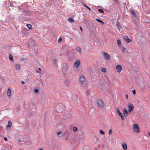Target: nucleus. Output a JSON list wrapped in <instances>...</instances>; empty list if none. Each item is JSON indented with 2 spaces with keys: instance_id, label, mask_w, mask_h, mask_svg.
I'll list each match as a JSON object with an SVG mask.
<instances>
[{
  "instance_id": "f257e3e1",
  "label": "nucleus",
  "mask_w": 150,
  "mask_h": 150,
  "mask_svg": "<svg viewBox=\"0 0 150 150\" xmlns=\"http://www.w3.org/2000/svg\"><path fill=\"white\" fill-rule=\"evenodd\" d=\"M37 42H35L34 40L32 39H30L29 40L28 42V47L30 48H31L32 47V49H33L32 47H35V52H37V47L36 46L37 45Z\"/></svg>"
},
{
  "instance_id": "f03ea898",
  "label": "nucleus",
  "mask_w": 150,
  "mask_h": 150,
  "mask_svg": "<svg viewBox=\"0 0 150 150\" xmlns=\"http://www.w3.org/2000/svg\"><path fill=\"white\" fill-rule=\"evenodd\" d=\"M132 129L133 131L136 132H139L140 130L139 127L137 124H134L133 125Z\"/></svg>"
},
{
  "instance_id": "7ed1b4c3",
  "label": "nucleus",
  "mask_w": 150,
  "mask_h": 150,
  "mask_svg": "<svg viewBox=\"0 0 150 150\" xmlns=\"http://www.w3.org/2000/svg\"><path fill=\"white\" fill-rule=\"evenodd\" d=\"M97 103L99 108L103 107L104 105V103L100 99L97 100Z\"/></svg>"
},
{
  "instance_id": "20e7f679",
  "label": "nucleus",
  "mask_w": 150,
  "mask_h": 150,
  "mask_svg": "<svg viewBox=\"0 0 150 150\" xmlns=\"http://www.w3.org/2000/svg\"><path fill=\"white\" fill-rule=\"evenodd\" d=\"M116 110L117 111V113L119 116L120 117L121 119L122 120H123L124 119V117L122 113L120 111L119 108H117Z\"/></svg>"
},
{
  "instance_id": "39448f33",
  "label": "nucleus",
  "mask_w": 150,
  "mask_h": 150,
  "mask_svg": "<svg viewBox=\"0 0 150 150\" xmlns=\"http://www.w3.org/2000/svg\"><path fill=\"white\" fill-rule=\"evenodd\" d=\"M80 83L81 85L82 84L83 82L85 81V78L84 76L83 75H81L80 76L79 79Z\"/></svg>"
},
{
  "instance_id": "423d86ee",
  "label": "nucleus",
  "mask_w": 150,
  "mask_h": 150,
  "mask_svg": "<svg viewBox=\"0 0 150 150\" xmlns=\"http://www.w3.org/2000/svg\"><path fill=\"white\" fill-rule=\"evenodd\" d=\"M128 107H129L128 112L130 113L134 109V107L132 104L129 105Z\"/></svg>"
},
{
  "instance_id": "0eeeda50",
  "label": "nucleus",
  "mask_w": 150,
  "mask_h": 150,
  "mask_svg": "<svg viewBox=\"0 0 150 150\" xmlns=\"http://www.w3.org/2000/svg\"><path fill=\"white\" fill-rule=\"evenodd\" d=\"M8 125L6 126V128L8 130H10L11 129L10 127L12 126V123L11 121H8Z\"/></svg>"
},
{
  "instance_id": "6e6552de",
  "label": "nucleus",
  "mask_w": 150,
  "mask_h": 150,
  "mask_svg": "<svg viewBox=\"0 0 150 150\" xmlns=\"http://www.w3.org/2000/svg\"><path fill=\"white\" fill-rule=\"evenodd\" d=\"M116 70L118 73L120 72L122 70V66L120 65H118L116 67Z\"/></svg>"
},
{
  "instance_id": "1a4fd4ad",
  "label": "nucleus",
  "mask_w": 150,
  "mask_h": 150,
  "mask_svg": "<svg viewBox=\"0 0 150 150\" xmlns=\"http://www.w3.org/2000/svg\"><path fill=\"white\" fill-rule=\"evenodd\" d=\"M29 31V30H28L27 28H24L23 31V33L25 35H26L30 33V32Z\"/></svg>"
},
{
  "instance_id": "9d476101",
  "label": "nucleus",
  "mask_w": 150,
  "mask_h": 150,
  "mask_svg": "<svg viewBox=\"0 0 150 150\" xmlns=\"http://www.w3.org/2000/svg\"><path fill=\"white\" fill-rule=\"evenodd\" d=\"M103 55L105 57V59L108 60L110 59V56L109 54L106 52H104Z\"/></svg>"
},
{
  "instance_id": "9b49d317",
  "label": "nucleus",
  "mask_w": 150,
  "mask_h": 150,
  "mask_svg": "<svg viewBox=\"0 0 150 150\" xmlns=\"http://www.w3.org/2000/svg\"><path fill=\"white\" fill-rule=\"evenodd\" d=\"M123 113L125 117H127L128 115V113L127 110L125 109L124 108L123 111Z\"/></svg>"
},
{
  "instance_id": "f8f14e48",
  "label": "nucleus",
  "mask_w": 150,
  "mask_h": 150,
  "mask_svg": "<svg viewBox=\"0 0 150 150\" xmlns=\"http://www.w3.org/2000/svg\"><path fill=\"white\" fill-rule=\"evenodd\" d=\"M124 39L127 43H129L132 41V40H131L129 39L127 36H125L124 37Z\"/></svg>"
},
{
  "instance_id": "ddd939ff",
  "label": "nucleus",
  "mask_w": 150,
  "mask_h": 150,
  "mask_svg": "<svg viewBox=\"0 0 150 150\" xmlns=\"http://www.w3.org/2000/svg\"><path fill=\"white\" fill-rule=\"evenodd\" d=\"M80 64V61L79 60L77 61L75 63L74 67L76 68H77L79 67Z\"/></svg>"
},
{
  "instance_id": "4468645a",
  "label": "nucleus",
  "mask_w": 150,
  "mask_h": 150,
  "mask_svg": "<svg viewBox=\"0 0 150 150\" xmlns=\"http://www.w3.org/2000/svg\"><path fill=\"white\" fill-rule=\"evenodd\" d=\"M70 81L68 80H66L64 81V83L66 86L67 87H69L70 84Z\"/></svg>"
},
{
  "instance_id": "2eb2a0df",
  "label": "nucleus",
  "mask_w": 150,
  "mask_h": 150,
  "mask_svg": "<svg viewBox=\"0 0 150 150\" xmlns=\"http://www.w3.org/2000/svg\"><path fill=\"white\" fill-rule=\"evenodd\" d=\"M57 134L60 137H62L63 136V134L62 132L61 131H59L57 132Z\"/></svg>"
},
{
  "instance_id": "dca6fc26",
  "label": "nucleus",
  "mask_w": 150,
  "mask_h": 150,
  "mask_svg": "<svg viewBox=\"0 0 150 150\" xmlns=\"http://www.w3.org/2000/svg\"><path fill=\"white\" fill-rule=\"evenodd\" d=\"M7 94L8 96H10L11 94V90L10 88H9L7 91Z\"/></svg>"
},
{
  "instance_id": "f3484780",
  "label": "nucleus",
  "mask_w": 150,
  "mask_h": 150,
  "mask_svg": "<svg viewBox=\"0 0 150 150\" xmlns=\"http://www.w3.org/2000/svg\"><path fill=\"white\" fill-rule=\"evenodd\" d=\"M122 148L125 150H126L127 149V146L125 143H123L122 144Z\"/></svg>"
},
{
  "instance_id": "a211bd4d",
  "label": "nucleus",
  "mask_w": 150,
  "mask_h": 150,
  "mask_svg": "<svg viewBox=\"0 0 150 150\" xmlns=\"http://www.w3.org/2000/svg\"><path fill=\"white\" fill-rule=\"evenodd\" d=\"M116 26L117 27L118 29L119 30H120L121 29V26L119 24V23L118 21H117V24Z\"/></svg>"
},
{
  "instance_id": "6ab92c4d",
  "label": "nucleus",
  "mask_w": 150,
  "mask_h": 150,
  "mask_svg": "<svg viewBox=\"0 0 150 150\" xmlns=\"http://www.w3.org/2000/svg\"><path fill=\"white\" fill-rule=\"evenodd\" d=\"M63 66H64V68H63V70L64 71H66L67 70V65L65 64H63Z\"/></svg>"
},
{
  "instance_id": "aec40b11",
  "label": "nucleus",
  "mask_w": 150,
  "mask_h": 150,
  "mask_svg": "<svg viewBox=\"0 0 150 150\" xmlns=\"http://www.w3.org/2000/svg\"><path fill=\"white\" fill-rule=\"evenodd\" d=\"M20 68V65L18 64H17L15 65V69L16 70H18Z\"/></svg>"
},
{
  "instance_id": "412c9836",
  "label": "nucleus",
  "mask_w": 150,
  "mask_h": 150,
  "mask_svg": "<svg viewBox=\"0 0 150 150\" xmlns=\"http://www.w3.org/2000/svg\"><path fill=\"white\" fill-rule=\"evenodd\" d=\"M68 21L72 23L73 22H74V19L72 18H69L68 19Z\"/></svg>"
},
{
  "instance_id": "4be33fe9",
  "label": "nucleus",
  "mask_w": 150,
  "mask_h": 150,
  "mask_svg": "<svg viewBox=\"0 0 150 150\" xmlns=\"http://www.w3.org/2000/svg\"><path fill=\"white\" fill-rule=\"evenodd\" d=\"M117 42L118 46L119 47H121V44L120 40H117Z\"/></svg>"
},
{
  "instance_id": "5701e85b",
  "label": "nucleus",
  "mask_w": 150,
  "mask_h": 150,
  "mask_svg": "<svg viewBox=\"0 0 150 150\" xmlns=\"http://www.w3.org/2000/svg\"><path fill=\"white\" fill-rule=\"evenodd\" d=\"M69 133V131L67 130L64 132V136H67L68 135V134Z\"/></svg>"
},
{
  "instance_id": "b1692460",
  "label": "nucleus",
  "mask_w": 150,
  "mask_h": 150,
  "mask_svg": "<svg viewBox=\"0 0 150 150\" xmlns=\"http://www.w3.org/2000/svg\"><path fill=\"white\" fill-rule=\"evenodd\" d=\"M131 13L133 15V16L135 17L136 16V14L134 12V11L133 10H132L131 11Z\"/></svg>"
},
{
  "instance_id": "393cba45",
  "label": "nucleus",
  "mask_w": 150,
  "mask_h": 150,
  "mask_svg": "<svg viewBox=\"0 0 150 150\" xmlns=\"http://www.w3.org/2000/svg\"><path fill=\"white\" fill-rule=\"evenodd\" d=\"M9 58L11 60V61H13V56H12V55L11 54H9Z\"/></svg>"
},
{
  "instance_id": "a878e982",
  "label": "nucleus",
  "mask_w": 150,
  "mask_h": 150,
  "mask_svg": "<svg viewBox=\"0 0 150 150\" xmlns=\"http://www.w3.org/2000/svg\"><path fill=\"white\" fill-rule=\"evenodd\" d=\"M96 20L97 21L102 23L103 24H105V23L104 22H103L102 21L99 19L96 18Z\"/></svg>"
},
{
  "instance_id": "bb28decb",
  "label": "nucleus",
  "mask_w": 150,
  "mask_h": 150,
  "mask_svg": "<svg viewBox=\"0 0 150 150\" xmlns=\"http://www.w3.org/2000/svg\"><path fill=\"white\" fill-rule=\"evenodd\" d=\"M56 60L55 58H53V60L52 61V63L53 64H55L56 63Z\"/></svg>"
},
{
  "instance_id": "cd10ccee",
  "label": "nucleus",
  "mask_w": 150,
  "mask_h": 150,
  "mask_svg": "<svg viewBox=\"0 0 150 150\" xmlns=\"http://www.w3.org/2000/svg\"><path fill=\"white\" fill-rule=\"evenodd\" d=\"M98 11L100 13H104V11L103 10V9H102L101 8L99 9L98 10Z\"/></svg>"
},
{
  "instance_id": "c85d7f7f",
  "label": "nucleus",
  "mask_w": 150,
  "mask_h": 150,
  "mask_svg": "<svg viewBox=\"0 0 150 150\" xmlns=\"http://www.w3.org/2000/svg\"><path fill=\"white\" fill-rule=\"evenodd\" d=\"M76 50L79 52H81V49L79 47H77L76 48Z\"/></svg>"
},
{
  "instance_id": "c756f323",
  "label": "nucleus",
  "mask_w": 150,
  "mask_h": 150,
  "mask_svg": "<svg viewBox=\"0 0 150 150\" xmlns=\"http://www.w3.org/2000/svg\"><path fill=\"white\" fill-rule=\"evenodd\" d=\"M27 26L28 28L30 29H31L32 28V25L30 24H27Z\"/></svg>"
},
{
  "instance_id": "7c9ffc66",
  "label": "nucleus",
  "mask_w": 150,
  "mask_h": 150,
  "mask_svg": "<svg viewBox=\"0 0 150 150\" xmlns=\"http://www.w3.org/2000/svg\"><path fill=\"white\" fill-rule=\"evenodd\" d=\"M100 133L101 134L104 135L105 134V132L103 131L102 130H100Z\"/></svg>"
},
{
  "instance_id": "2f4dec72",
  "label": "nucleus",
  "mask_w": 150,
  "mask_h": 150,
  "mask_svg": "<svg viewBox=\"0 0 150 150\" xmlns=\"http://www.w3.org/2000/svg\"><path fill=\"white\" fill-rule=\"evenodd\" d=\"M73 131L74 132H76L77 131V128L76 127H74L73 128Z\"/></svg>"
},
{
  "instance_id": "473e14b6",
  "label": "nucleus",
  "mask_w": 150,
  "mask_h": 150,
  "mask_svg": "<svg viewBox=\"0 0 150 150\" xmlns=\"http://www.w3.org/2000/svg\"><path fill=\"white\" fill-rule=\"evenodd\" d=\"M102 71L104 73H105L106 71V69L105 68H103L101 69Z\"/></svg>"
},
{
  "instance_id": "72a5a7b5",
  "label": "nucleus",
  "mask_w": 150,
  "mask_h": 150,
  "mask_svg": "<svg viewBox=\"0 0 150 150\" xmlns=\"http://www.w3.org/2000/svg\"><path fill=\"white\" fill-rule=\"evenodd\" d=\"M84 6L86 7V8H87L88 9H89L90 10H91V8H89L87 6L86 4H83Z\"/></svg>"
},
{
  "instance_id": "f704fd0d",
  "label": "nucleus",
  "mask_w": 150,
  "mask_h": 150,
  "mask_svg": "<svg viewBox=\"0 0 150 150\" xmlns=\"http://www.w3.org/2000/svg\"><path fill=\"white\" fill-rule=\"evenodd\" d=\"M34 91L35 93H37L39 92L38 90V89H35L34 90Z\"/></svg>"
},
{
  "instance_id": "c9c22d12",
  "label": "nucleus",
  "mask_w": 150,
  "mask_h": 150,
  "mask_svg": "<svg viewBox=\"0 0 150 150\" xmlns=\"http://www.w3.org/2000/svg\"><path fill=\"white\" fill-rule=\"evenodd\" d=\"M114 1L116 3L118 4H119L120 3L118 0H115Z\"/></svg>"
},
{
  "instance_id": "e433bc0d",
  "label": "nucleus",
  "mask_w": 150,
  "mask_h": 150,
  "mask_svg": "<svg viewBox=\"0 0 150 150\" xmlns=\"http://www.w3.org/2000/svg\"><path fill=\"white\" fill-rule=\"evenodd\" d=\"M109 135H111L112 134V131L111 129H110L109 132Z\"/></svg>"
},
{
  "instance_id": "4c0bfd02",
  "label": "nucleus",
  "mask_w": 150,
  "mask_h": 150,
  "mask_svg": "<svg viewBox=\"0 0 150 150\" xmlns=\"http://www.w3.org/2000/svg\"><path fill=\"white\" fill-rule=\"evenodd\" d=\"M126 49L124 47H122V50L123 52H124L125 51Z\"/></svg>"
},
{
  "instance_id": "58836bf2",
  "label": "nucleus",
  "mask_w": 150,
  "mask_h": 150,
  "mask_svg": "<svg viewBox=\"0 0 150 150\" xmlns=\"http://www.w3.org/2000/svg\"><path fill=\"white\" fill-rule=\"evenodd\" d=\"M62 40V38H59L58 40V42H60Z\"/></svg>"
},
{
  "instance_id": "ea45409f",
  "label": "nucleus",
  "mask_w": 150,
  "mask_h": 150,
  "mask_svg": "<svg viewBox=\"0 0 150 150\" xmlns=\"http://www.w3.org/2000/svg\"><path fill=\"white\" fill-rule=\"evenodd\" d=\"M3 127H0V132L2 131L3 130Z\"/></svg>"
},
{
  "instance_id": "a19ab883",
  "label": "nucleus",
  "mask_w": 150,
  "mask_h": 150,
  "mask_svg": "<svg viewBox=\"0 0 150 150\" xmlns=\"http://www.w3.org/2000/svg\"><path fill=\"white\" fill-rule=\"evenodd\" d=\"M132 93H133V94L134 95H135V94L136 93V91L135 90H133L132 91Z\"/></svg>"
},
{
  "instance_id": "79ce46f5",
  "label": "nucleus",
  "mask_w": 150,
  "mask_h": 150,
  "mask_svg": "<svg viewBox=\"0 0 150 150\" xmlns=\"http://www.w3.org/2000/svg\"><path fill=\"white\" fill-rule=\"evenodd\" d=\"M65 139L66 140H68V136H65Z\"/></svg>"
},
{
  "instance_id": "37998d69",
  "label": "nucleus",
  "mask_w": 150,
  "mask_h": 150,
  "mask_svg": "<svg viewBox=\"0 0 150 150\" xmlns=\"http://www.w3.org/2000/svg\"><path fill=\"white\" fill-rule=\"evenodd\" d=\"M86 94L87 95V96H88L89 95V92H88V91H86Z\"/></svg>"
},
{
  "instance_id": "c03bdc74",
  "label": "nucleus",
  "mask_w": 150,
  "mask_h": 150,
  "mask_svg": "<svg viewBox=\"0 0 150 150\" xmlns=\"http://www.w3.org/2000/svg\"><path fill=\"white\" fill-rule=\"evenodd\" d=\"M4 140H5L6 141H7V139L6 137H4Z\"/></svg>"
},
{
  "instance_id": "a18cd8bd",
  "label": "nucleus",
  "mask_w": 150,
  "mask_h": 150,
  "mask_svg": "<svg viewBox=\"0 0 150 150\" xmlns=\"http://www.w3.org/2000/svg\"><path fill=\"white\" fill-rule=\"evenodd\" d=\"M126 98L127 99H128V96L127 94H126Z\"/></svg>"
},
{
  "instance_id": "49530a36",
  "label": "nucleus",
  "mask_w": 150,
  "mask_h": 150,
  "mask_svg": "<svg viewBox=\"0 0 150 150\" xmlns=\"http://www.w3.org/2000/svg\"><path fill=\"white\" fill-rule=\"evenodd\" d=\"M80 30H81V31H83V29H82V27L81 26H80Z\"/></svg>"
},
{
  "instance_id": "de8ad7c7",
  "label": "nucleus",
  "mask_w": 150,
  "mask_h": 150,
  "mask_svg": "<svg viewBox=\"0 0 150 150\" xmlns=\"http://www.w3.org/2000/svg\"><path fill=\"white\" fill-rule=\"evenodd\" d=\"M21 83L23 84H24L25 83V82L24 81H22Z\"/></svg>"
},
{
  "instance_id": "09e8293b",
  "label": "nucleus",
  "mask_w": 150,
  "mask_h": 150,
  "mask_svg": "<svg viewBox=\"0 0 150 150\" xmlns=\"http://www.w3.org/2000/svg\"><path fill=\"white\" fill-rule=\"evenodd\" d=\"M61 105L63 108V109H64V106L62 105Z\"/></svg>"
},
{
  "instance_id": "8fccbe9b",
  "label": "nucleus",
  "mask_w": 150,
  "mask_h": 150,
  "mask_svg": "<svg viewBox=\"0 0 150 150\" xmlns=\"http://www.w3.org/2000/svg\"><path fill=\"white\" fill-rule=\"evenodd\" d=\"M52 1H53V2H54V1H56V0H52Z\"/></svg>"
},
{
  "instance_id": "3c124183",
  "label": "nucleus",
  "mask_w": 150,
  "mask_h": 150,
  "mask_svg": "<svg viewBox=\"0 0 150 150\" xmlns=\"http://www.w3.org/2000/svg\"><path fill=\"white\" fill-rule=\"evenodd\" d=\"M38 150H43V149H39Z\"/></svg>"
},
{
  "instance_id": "603ef678",
  "label": "nucleus",
  "mask_w": 150,
  "mask_h": 150,
  "mask_svg": "<svg viewBox=\"0 0 150 150\" xmlns=\"http://www.w3.org/2000/svg\"><path fill=\"white\" fill-rule=\"evenodd\" d=\"M39 70H40V71H41V69H40V68H39Z\"/></svg>"
},
{
  "instance_id": "864d4df0",
  "label": "nucleus",
  "mask_w": 150,
  "mask_h": 150,
  "mask_svg": "<svg viewBox=\"0 0 150 150\" xmlns=\"http://www.w3.org/2000/svg\"><path fill=\"white\" fill-rule=\"evenodd\" d=\"M112 5L113 6H114V3H113V4H112Z\"/></svg>"
},
{
  "instance_id": "5fc2aeb1",
  "label": "nucleus",
  "mask_w": 150,
  "mask_h": 150,
  "mask_svg": "<svg viewBox=\"0 0 150 150\" xmlns=\"http://www.w3.org/2000/svg\"><path fill=\"white\" fill-rule=\"evenodd\" d=\"M4 150H6V149H4Z\"/></svg>"
},
{
  "instance_id": "6e6d98bb",
  "label": "nucleus",
  "mask_w": 150,
  "mask_h": 150,
  "mask_svg": "<svg viewBox=\"0 0 150 150\" xmlns=\"http://www.w3.org/2000/svg\"><path fill=\"white\" fill-rule=\"evenodd\" d=\"M36 72H38L37 71H36Z\"/></svg>"
}]
</instances>
